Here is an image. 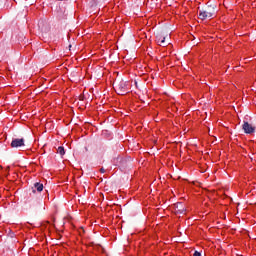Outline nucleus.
<instances>
[{
	"instance_id": "3",
	"label": "nucleus",
	"mask_w": 256,
	"mask_h": 256,
	"mask_svg": "<svg viewBox=\"0 0 256 256\" xmlns=\"http://www.w3.org/2000/svg\"><path fill=\"white\" fill-rule=\"evenodd\" d=\"M169 37L165 32H158L156 34V43L162 47H165V40Z\"/></svg>"
},
{
	"instance_id": "8",
	"label": "nucleus",
	"mask_w": 256,
	"mask_h": 256,
	"mask_svg": "<svg viewBox=\"0 0 256 256\" xmlns=\"http://www.w3.org/2000/svg\"><path fill=\"white\" fill-rule=\"evenodd\" d=\"M57 153H59V155H65V148L59 146L57 149Z\"/></svg>"
},
{
	"instance_id": "12",
	"label": "nucleus",
	"mask_w": 256,
	"mask_h": 256,
	"mask_svg": "<svg viewBox=\"0 0 256 256\" xmlns=\"http://www.w3.org/2000/svg\"><path fill=\"white\" fill-rule=\"evenodd\" d=\"M93 1H97V0H93Z\"/></svg>"
},
{
	"instance_id": "10",
	"label": "nucleus",
	"mask_w": 256,
	"mask_h": 256,
	"mask_svg": "<svg viewBox=\"0 0 256 256\" xmlns=\"http://www.w3.org/2000/svg\"><path fill=\"white\" fill-rule=\"evenodd\" d=\"M193 256H201V253L198 251H195Z\"/></svg>"
},
{
	"instance_id": "6",
	"label": "nucleus",
	"mask_w": 256,
	"mask_h": 256,
	"mask_svg": "<svg viewBox=\"0 0 256 256\" xmlns=\"http://www.w3.org/2000/svg\"><path fill=\"white\" fill-rule=\"evenodd\" d=\"M175 209L180 214H183L185 213V211H187V209L184 207L183 203L181 202H178L175 204Z\"/></svg>"
},
{
	"instance_id": "4",
	"label": "nucleus",
	"mask_w": 256,
	"mask_h": 256,
	"mask_svg": "<svg viewBox=\"0 0 256 256\" xmlns=\"http://www.w3.org/2000/svg\"><path fill=\"white\" fill-rule=\"evenodd\" d=\"M11 147L13 149H19V147H25V139L23 138H15L11 142Z\"/></svg>"
},
{
	"instance_id": "9",
	"label": "nucleus",
	"mask_w": 256,
	"mask_h": 256,
	"mask_svg": "<svg viewBox=\"0 0 256 256\" xmlns=\"http://www.w3.org/2000/svg\"><path fill=\"white\" fill-rule=\"evenodd\" d=\"M38 27L41 29V31H45V29L43 28V21H40L38 23Z\"/></svg>"
},
{
	"instance_id": "2",
	"label": "nucleus",
	"mask_w": 256,
	"mask_h": 256,
	"mask_svg": "<svg viewBox=\"0 0 256 256\" xmlns=\"http://www.w3.org/2000/svg\"><path fill=\"white\" fill-rule=\"evenodd\" d=\"M114 89L118 95H125L129 90L127 89V82L120 81L114 84Z\"/></svg>"
},
{
	"instance_id": "1",
	"label": "nucleus",
	"mask_w": 256,
	"mask_h": 256,
	"mask_svg": "<svg viewBox=\"0 0 256 256\" xmlns=\"http://www.w3.org/2000/svg\"><path fill=\"white\" fill-rule=\"evenodd\" d=\"M215 11H217V6L210 5L207 8H205L204 10H201L199 12V19H201L202 21H205V19H208V18L214 16Z\"/></svg>"
},
{
	"instance_id": "5",
	"label": "nucleus",
	"mask_w": 256,
	"mask_h": 256,
	"mask_svg": "<svg viewBox=\"0 0 256 256\" xmlns=\"http://www.w3.org/2000/svg\"><path fill=\"white\" fill-rule=\"evenodd\" d=\"M242 129L247 135L255 133V126L249 124V122H244V124L242 125Z\"/></svg>"
},
{
	"instance_id": "7",
	"label": "nucleus",
	"mask_w": 256,
	"mask_h": 256,
	"mask_svg": "<svg viewBox=\"0 0 256 256\" xmlns=\"http://www.w3.org/2000/svg\"><path fill=\"white\" fill-rule=\"evenodd\" d=\"M35 191H38V193H41V191H43V184L39 183V182H36L34 184L32 192L35 193Z\"/></svg>"
},
{
	"instance_id": "11",
	"label": "nucleus",
	"mask_w": 256,
	"mask_h": 256,
	"mask_svg": "<svg viewBox=\"0 0 256 256\" xmlns=\"http://www.w3.org/2000/svg\"><path fill=\"white\" fill-rule=\"evenodd\" d=\"M100 173H105V169H104V168H101V169H100Z\"/></svg>"
}]
</instances>
